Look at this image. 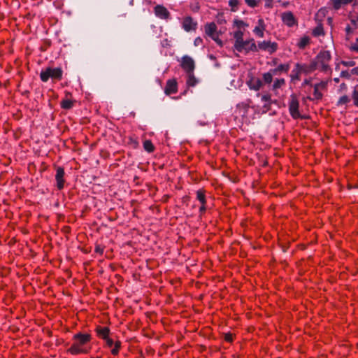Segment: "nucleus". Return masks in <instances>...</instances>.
I'll use <instances>...</instances> for the list:
<instances>
[{"label": "nucleus", "mask_w": 358, "mask_h": 358, "mask_svg": "<svg viewBox=\"0 0 358 358\" xmlns=\"http://www.w3.org/2000/svg\"><path fill=\"white\" fill-rule=\"evenodd\" d=\"M271 104V103H268V104L263 103L262 112L263 113H266L270 109Z\"/></svg>", "instance_id": "nucleus-42"}, {"label": "nucleus", "mask_w": 358, "mask_h": 358, "mask_svg": "<svg viewBox=\"0 0 358 358\" xmlns=\"http://www.w3.org/2000/svg\"><path fill=\"white\" fill-rule=\"evenodd\" d=\"M250 89L259 90L263 85L262 81L257 78H252L248 83Z\"/></svg>", "instance_id": "nucleus-17"}, {"label": "nucleus", "mask_w": 358, "mask_h": 358, "mask_svg": "<svg viewBox=\"0 0 358 358\" xmlns=\"http://www.w3.org/2000/svg\"><path fill=\"white\" fill-rule=\"evenodd\" d=\"M288 4H289V3H288V2L284 3H283V6L286 7Z\"/></svg>", "instance_id": "nucleus-50"}, {"label": "nucleus", "mask_w": 358, "mask_h": 358, "mask_svg": "<svg viewBox=\"0 0 358 358\" xmlns=\"http://www.w3.org/2000/svg\"><path fill=\"white\" fill-rule=\"evenodd\" d=\"M352 99L354 101V104L356 106H358V85H357L354 88L352 93Z\"/></svg>", "instance_id": "nucleus-33"}, {"label": "nucleus", "mask_w": 358, "mask_h": 358, "mask_svg": "<svg viewBox=\"0 0 358 358\" xmlns=\"http://www.w3.org/2000/svg\"><path fill=\"white\" fill-rule=\"evenodd\" d=\"M234 26L236 29H244L248 27V24L241 20H235L234 21Z\"/></svg>", "instance_id": "nucleus-24"}, {"label": "nucleus", "mask_w": 358, "mask_h": 358, "mask_svg": "<svg viewBox=\"0 0 358 358\" xmlns=\"http://www.w3.org/2000/svg\"><path fill=\"white\" fill-rule=\"evenodd\" d=\"M288 106L290 115L293 119L296 120L303 118L299 112V101L296 94H292L290 96Z\"/></svg>", "instance_id": "nucleus-5"}, {"label": "nucleus", "mask_w": 358, "mask_h": 358, "mask_svg": "<svg viewBox=\"0 0 358 358\" xmlns=\"http://www.w3.org/2000/svg\"><path fill=\"white\" fill-rule=\"evenodd\" d=\"M217 29V25L214 22H210L205 25L206 34L217 43H221L219 40V35Z\"/></svg>", "instance_id": "nucleus-6"}, {"label": "nucleus", "mask_w": 358, "mask_h": 358, "mask_svg": "<svg viewBox=\"0 0 358 358\" xmlns=\"http://www.w3.org/2000/svg\"><path fill=\"white\" fill-rule=\"evenodd\" d=\"M289 69V64H281L278 65L275 69H271V71L274 75H280L282 72L287 73Z\"/></svg>", "instance_id": "nucleus-18"}, {"label": "nucleus", "mask_w": 358, "mask_h": 358, "mask_svg": "<svg viewBox=\"0 0 358 358\" xmlns=\"http://www.w3.org/2000/svg\"><path fill=\"white\" fill-rule=\"evenodd\" d=\"M196 198L200 201L201 204L206 203V196L204 192L202 190H198L196 192Z\"/></svg>", "instance_id": "nucleus-32"}, {"label": "nucleus", "mask_w": 358, "mask_h": 358, "mask_svg": "<svg viewBox=\"0 0 358 358\" xmlns=\"http://www.w3.org/2000/svg\"><path fill=\"white\" fill-rule=\"evenodd\" d=\"M178 90V83L175 79L169 80L166 82L164 92L166 94L169 95L174 94Z\"/></svg>", "instance_id": "nucleus-15"}, {"label": "nucleus", "mask_w": 358, "mask_h": 358, "mask_svg": "<svg viewBox=\"0 0 358 358\" xmlns=\"http://www.w3.org/2000/svg\"><path fill=\"white\" fill-rule=\"evenodd\" d=\"M310 43V38L308 36H303L300 38V40L298 42V47L301 49L304 48L306 47Z\"/></svg>", "instance_id": "nucleus-26"}, {"label": "nucleus", "mask_w": 358, "mask_h": 358, "mask_svg": "<svg viewBox=\"0 0 358 358\" xmlns=\"http://www.w3.org/2000/svg\"><path fill=\"white\" fill-rule=\"evenodd\" d=\"M143 148L144 149L148 151V152H152L155 150V147L150 140H146L143 143Z\"/></svg>", "instance_id": "nucleus-29"}, {"label": "nucleus", "mask_w": 358, "mask_h": 358, "mask_svg": "<svg viewBox=\"0 0 358 358\" xmlns=\"http://www.w3.org/2000/svg\"><path fill=\"white\" fill-rule=\"evenodd\" d=\"M61 106L64 109H70L73 106V101L69 99H64L61 102Z\"/></svg>", "instance_id": "nucleus-28"}, {"label": "nucleus", "mask_w": 358, "mask_h": 358, "mask_svg": "<svg viewBox=\"0 0 358 358\" xmlns=\"http://www.w3.org/2000/svg\"><path fill=\"white\" fill-rule=\"evenodd\" d=\"M199 83V80L194 76V72L187 73L186 83L188 87H194Z\"/></svg>", "instance_id": "nucleus-21"}, {"label": "nucleus", "mask_w": 358, "mask_h": 358, "mask_svg": "<svg viewBox=\"0 0 358 358\" xmlns=\"http://www.w3.org/2000/svg\"><path fill=\"white\" fill-rule=\"evenodd\" d=\"M238 3H239V1L238 0H229V5L230 6L231 10L232 11H236L237 10Z\"/></svg>", "instance_id": "nucleus-35"}, {"label": "nucleus", "mask_w": 358, "mask_h": 358, "mask_svg": "<svg viewBox=\"0 0 358 358\" xmlns=\"http://www.w3.org/2000/svg\"><path fill=\"white\" fill-rule=\"evenodd\" d=\"M234 48L236 50L240 52H248L250 51L257 50L255 42L252 38L246 41L241 40L239 41H235Z\"/></svg>", "instance_id": "nucleus-4"}, {"label": "nucleus", "mask_w": 358, "mask_h": 358, "mask_svg": "<svg viewBox=\"0 0 358 358\" xmlns=\"http://www.w3.org/2000/svg\"><path fill=\"white\" fill-rule=\"evenodd\" d=\"M225 340L228 342H231L233 340V336L231 334H226L225 335Z\"/></svg>", "instance_id": "nucleus-46"}, {"label": "nucleus", "mask_w": 358, "mask_h": 358, "mask_svg": "<svg viewBox=\"0 0 358 358\" xmlns=\"http://www.w3.org/2000/svg\"><path fill=\"white\" fill-rule=\"evenodd\" d=\"M350 49L352 51L358 52V36L356 38L355 42L350 43Z\"/></svg>", "instance_id": "nucleus-36"}, {"label": "nucleus", "mask_w": 358, "mask_h": 358, "mask_svg": "<svg viewBox=\"0 0 358 358\" xmlns=\"http://www.w3.org/2000/svg\"><path fill=\"white\" fill-rule=\"evenodd\" d=\"M182 69L187 73L194 72L195 64L193 59L187 55L182 57L180 63Z\"/></svg>", "instance_id": "nucleus-8"}, {"label": "nucleus", "mask_w": 358, "mask_h": 358, "mask_svg": "<svg viewBox=\"0 0 358 358\" xmlns=\"http://www.w3.org/2000/svg\"><path fill=\"white\" fill-rule=\"evenodd\" d=\"M356 29L355 24L352 23L351 26H348L345 29L346 31V39L348 41H350L352 39V34L354 31V30Z\"/></svg>", "instance_id": "nucleus-25"}, {"label": "nucleus", "mask_w": 358, "mask_h": 358, "mask_svg": "<svg viewBox=\"0 0 358 358\" xmlns=\"http://www.w3.org/2000/svg\"><path fill=\"white\" fill-rule=\"evenodd\" d=\"M341 64L345 66H354L355 65V62L352 60L342 61Z\"/></svg>", "instance_id": "nucleus-41"}, {"label": "nucleus", "mask_w": 358, "mask_h": 358, "mask_svg": "<svg viewBox=\"0 0 358 358\" xmlns=\"http://www.w3.org/2000/svg\"><path fill=\"white\" fill-rule=\"evenodd\" d=\"M257 49L266 51L269 54H273L278 49V44L275 42H271L268 41H264L259 42L258 45L257 46Z\"/></svg>", "instance_id": "nucleus-9"}, {"label": "nucleus", "mask_w": 358, "mask_h": 358, "mask_svg": "<svg viewBox=\"0 0 358 358\" xmlns=\"http://www.w3.org/2000/svg\"><path fill=\"white\" fill-rule=\"evenodd\" d=\"M303 84L304 85H311V80H308V79H306V80H304Z\"/></svg>", "instance_id": "nucleus-49"}, {"label": "nucleus", "mask_w": 358, "mask_h": 358, "mask_svg": "<svg viewBox=\"0 0 358 358\" xmlns=\"http://www.w3.org/2000/svg\"><path fill=\"white\" fill-rule=\"evenodd\" d=\"M64 170L63 168L59 167L57 169V173L55 176V178L57 180V187L59 189H62L64 187Z\"/></svg>", "instance_id": "nucleus-16"}, {"label": "nucleus", "mask_w": 358, "mask_h": 358, "mask_svg": "<svg viewBox=\"0 0 358 358\" xmlns=\"http://www.w3.org/2000/svg\"><path fill=\"white\" fill-rule=\"evenodd\" d=\"M329 22H330L331 21V18H329L328 19Z\"/></svg>", "instance_id": "nucleus-52"}, {"label": "nucleus", "mask_w": 358, "mask_h": 358, "mask_svg": "<svg viewBox=\"0 0 358 358\" xmlns=\"http://www.w3.org/2000/svg\"><path fill=\"white\" fill-rule=\"evenodd\" d=\"M103 250H104V248L102 245H96L95 246V249H94L95 252L102 255L103 252Z\"/></svg>", "instance_id": "nucleus-40"}, {"label": "nucleus", "mask_w": 358, "mask_h": 358, "mask_svg": "<svg viewBox=\"0 0 358 358\" xmlns=\"http://www.w3.org/2000/svg\"><path fill=\"white\" fill-rule=\"evenodd\" d=\"M327 81H321L319 83L314 85V92H313V99H320L322 97V91L324 90L327 87Z\"/></svg>", "instance_id": "nucleus-10"}, {"label": "nucleus", "mask_w": 358, "mask_h": 358, "mask_svg": "<svg viewBox=\"0 0 358 358\" xmlns=\"http://www.w3.org/2000/svg\"><path fill=\"white\" fill-rule=\"evenodd\" d=\"M308 67L306 65L296 64L291 72L290 78L292 81L299 80L302 73H308Z\"/></svg>", "instance_id": "nucleus-7"}, {"label": "nucleus", "mask_w": 358, "mask_h": 358, "mask_svg": "<svg viewBox=\"0 0 358 358\" xmlns=\"http://www.w3.org/2000/svg\"><path fill=\"white\" fill-rule=\"evenodd\" d=\"M274 0H264L265 1V7L268 8H271L273 7V3Z\"/></svg>", "instance_id": "nucleus-44"}, {"label": "nucleus", "mask_w": 358, "mask_h": 358, "mask_svg": "<svg viewBox=\"0 0 358 358\" xmlns=\"http://www.w3.org/2000/svg\"><path fill=\"white\" fill-rule=\"evenodd\" d=\"M313 34L315 36L324 35V29L322 24H318L313 31Z\"/></svg>", "instance_id": "nucleus-31"}, {"label": "nucleus", "mask_w": 358, "mask_h": 358, "mask_svg": "<svg viewBox=\"0 0 358 358\" xmlns=\"http://www.w3.org/2000/svg\"><path fill=\"white\" fill-rule=\"evenodd\" d=\"M349 101H350L349 97L346 95H344L339 99V100L338 101V105H344V104L348 103Z\"/></svg>", "instance_id": "nucleus-37"}, {"label": "nucleus", "mask_w": 358, "mask_h": 358, "mask_svg": "<svg viewBox=\"0 0 358 358\" xmlns=\"http://www.w3.org/2000/svg\"><path fill=\"white\" fill-rule=\"evenodd\" d=\"M261 100L263 103L268 104V103H271V96L268 94L262 95Z\"/></svg>", "instance_id": "nucleus-39"}, {"label": "nucleus", "mask_w": 358, "mask_h": 358, "mask_svg": "<svg viewBox=\"0 0 358 358\" xmlns=\"http://www.w3.org/2000/svg\"><path fill=\"white\" fill-rule=\"evenodd\" d=\"M265 29L266 24L264 20L262 18H259L257 21V24L255 26L253 30V32L257 36L263 38L264 36Z\"/></svg>", "instance_id": "nucleus-13"}, {"label": "nucleus", "mask_w": 358, "mask_h": 358, "mask_svg": "<svg viewBox=\"0 0 358 358\" xmlns=\"http://www.w3.org/2000/svg\"><path fill=\"white\" fill-rule=\"evenodd\" d=\"M109 332H110V330L108 327H98L96 328V333H97V335L103 338V340L106 338L108 337V334H109Z\"/></svg>", "instance_id": "nucleus-22"}, {"label": "nucleus", "mask_w": 358, "mask_h": 358, "mask_svg": "<svg viewBox=\"0 0 358 358\" xmlns=\"http://www.w3.org/2000/svg\"><path fill=\"white\" fill-rule=\"evenodd\" d=\"M197 26L196 22H195L192 17L187 16L185 17L182 20V28L186 31H190L195 30Z\"/></svg>", "instance_id": "nucleus-11"}, {"label": "nucleus", "mask_w": 358, "mask_h": 358, "mask_svg": "<svg viewBox=\"0 0 358 358\" xmlns=\"http://www.w3.org/2000/svg\"><path fill=\"white\" fill-rule=\"evenodd\" d=\"M325 8H322L320 10H319L317 14V16H320V15H324V13H325Z\"/></svg>", "instance_id": "nucleus-47"}, {"label": "nucleus", "mask_w": 358, "mask_h": 358, "mask_svg": "<svg viewBox=\"0 0 358 358\" xmlns=\"http://www.w3.org/2000/svg\"><path fill=\"white\" fill-rule=\"evenodd\" d=\"M244 29H236L234 32V38L235 39V41H239L241 40H243V34H244Z\"/></svg>", "instance_id": "nucleus-27"}, {"label": "nucleus", "mask_w": 358, "mask_h": 358, "mask_svg": "<svg viewBox=\"0 0 358 358\" xmlns=\"http://www.w3.org/2000/svg\"><path fill=\"white\" fill-rule=\"evenodd\" d=\"M245 3L248 6L251 8H255L258 6L259 1L258 0H245Z\"/></svg>", "instance_id": "nucleus-38"}, {"label": "nucleus", "mask_w": 358, "mask_h": 358, "mask_svg": "<svg viewBox=\"0 0 358 358\" xmlns=\"http://www.w3.org/2000/svg\"><path fill=\"white\" fill-rule=\"evenodd\" d=\"M282 22L289 27H293L297 24V21L295 17L291 12H285L282 13Z\"/></svg>", "instance_id": "nucleus-12"}, {"label": "nucleus", "mask_w": 358, "mask_h": 358, "mask_svg": "<svg viewBox=\"0 0 358 358\" xmlns=\"http://www.w3.org/2000/svg\"><path fill=\"white\" fill-rule=\"evenodd\" d=\"M92 336L89 334L78 333L72 338L73 343L67 352L72 355L87 354L90 350Z\"/></svg>", "instance_id": "nucleus-1"}, {"label": "nucleus", "mask_w": 358, "mask_h": 358, "mask_svg": "<svg viewBox=\"0 0 358 358\" xmlns=\"http://www.w3.org/2000/svg\"><path fill=\"white\" fill-rule=\"evenodd\" d=\"M353 75L358 76V67H355L351 70L342 71L341 77L350 79Z\"/></svg>", "instance_id": "nucleus-20"}, {"label": "nucleus", "mask_w": 358, "mask_h": 358, "mask_svg": "<svg viewBox=\"0 0 358 358\" xmlns=\"http://www.w3.org/2000/svg\"><path fill=\"white\" fill-rule=\"evenodd\" d=\"M206 203L201 204V206L200 207V212L201 213H204L206 211Z\"/></svg>", "instance_id": "nucleus-48"}, {"label": "nucleus", "mask_w": 358, "mask_h": 358, "mask_svg": "<svg viewBox=\"0 0 358 358\" xmlns=\"http://www.w3.org/2000/svg\"><path fill=\"white\" fill-rule=\"evenodd\" d=\"M154 10L157 17L164 20L169 18L170 13L164 6L157 5L155 7Z\"/></svg>", "instance_id": "nucleus-14"}, {"label": "nucleus", "mask_w": 358, "mask_h": 358, "mask_svg": "<svg viewBox=\"0 0 358 358\" xmlns=\"http://www.w3.org/2000/svg\"><path fill=\"white\" fill-rule=\"evenodd\" d=\"M121 347V342L117 341L115 343L114 348L111 350V353L113 355H117L119 353V350Z\"/></svg>", "instance_id": "nucleus-34"}, {"label": "nucleus", "mask_w": 358, "mask_h": 358, "mask_svg": "<svg viewBox=\"0 0 358 358\" xmlns=\"http://www.w3.org/2000/svg\"><path fill=\"white\" fill-rule=\"evenodd\" d=\"M285 85L284 78H277L274 80L273 84V90L275 91Z\"/></svg>", "instance_id": "nucleus-23"}, {"label": "nucleus", "mask_w": 358, "mask_h": 358, "mask_svg": "<svg viewBox=\"0 0 358 358\" xmlns=\"http://www.w3.org/2000/svg\"><path fill=\"white\" fill-rule=\"evenodd\" d=\"M331 54L329 51H322L317 56L315 62V69L327 71L329 69Z\"/></svg>", "instance_id": "nucleus-2"}, {"label": "nucleus", "mask_w": 358, "mask_h": 358, "mask_svg": "<svg viewBox=\"0 0 358 358\" xmlns=\"http://www.w3.org/2000/svg\"><path fill=\"white\" fill-rule=\"evenodd\" d=\"M202 43H203V40L201 38L197 37L195 38L194 42V44L195 46H199V45H202Z\"/></svg>", "instance_id": "nucleus-43"}, {"label": "nucleus", "mask_w": 358, "mask_h": 358, "mask_svg": "<svg viewBox=\"0 0 358 358\" xmlns=\"http://www.w3.org/2000/svg\"><path fill=\"white\" fill-rule=\"evenodd\" d=\"M334 81L336 83H338L339 82V78H334Z\"/></svg>", "instance_id": "nucleus-51"}, {"label": "nucleus", "mask_w": 358, "mask_h": 358, "mask_svg": "<svg viewBox=\"0 0 358 358\" xmlns=\"http://www.w3.org/2000/svg\"><path fill=\"white\" fill-rule=\"evenodd\" d=\"M91 358H101V357H91Z\"/></svg>", "instance_id": "nucleus-53"}, {"label": "nucleus", "mask_w": 358, "mask_h": 358, "mask_svg": "<svg viewBox=\"0 0 358 358\" xmlns=\"http://www.w3.org/2000/svg\"><path fill=\"white\" fill-rule=\"evenodd\" d=\"M104 340H105L108 347L111 348L113 346V341L110 338L108 337V338H105Z\"/></svg>", "instance_id": "nucleus-45"}, {"label": "nucleus", "mask_w": 358, "mask_h": 358, "mask_svg": "<svg viewBox=\"0 0 358 358\" xmlns=\"http://www.w3.org/2000/svg\"><path fill=\"white\" fill-rule=\"evenodd\" d=\"M353 0H330V3L335 10H338L342 6L348 5Z\"/></svg>", "instance_id": "nucleus-19"}, {"label": "nucleus", "mask_w": 358, "mask_h": 358, "mask_svg": "<svg viewBox=\"0 0 358 358\" xmlns=\"http://www.w3.org/2000/svg\"><path fill=\"white\" fill-rule=\"evenodd\" d=\"M63 71L61 68H46L40 73L43 82H47L50 78L52 80H60L62 78Z\"/></svg>", "instance_id": "nucleus-3"}, {"label": "nucleus", "mask_w": 358, "mask_h": 358, "mask_svg": "<svg viewBox=\"0 0 358 358\" xmlns=\"http://www.w3.org/2000/svg\"><path fill=\"white\" fill-rule=\"evenodd\" d=\"M274 74L271 72V71L270 70V71L267 72V73H264L263 74V80H264V82L265 83H267V84H270L272 80H273V76Z\"/></svg>", "instance_id": "nucleus-30"}]
</instances>
